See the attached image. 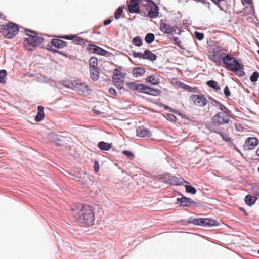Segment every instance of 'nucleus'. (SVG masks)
I'll use <instances>...</instances> for the list:
<instances>
[{"label":"nucleus","mask_w":259,"mask_h":259,"mask_svg":"<svg viewBox=\"0 0 259 259\" xmlns=\"http://www.w3.org/2000/svg\"><path fill=\"white\" fill-rule=\"evenodd\" d=\"M224 93L226 96V97L228 98L230 96V91L229 87L228 86H226L224 90Z\"/></svg>","instance_id":"47"},{"label":"nucleus","mask_w":259,"mask_h":259,"mask_svg":"<svg viewBox=\"0 0 259 259\" xmlns=\"http://www.w3.org/2000/svg\"><path fill=\"white\" fill-rule=\"evenodd\" d=\"M112 19H111V18H108V19L104 21L103 22V24L104 25H107L109 24H110L112 21Z\"/></svg>","instance_id":"54"},{"label":"nucleus","mask_w":259,"mask_h":259,"mask_svg":"<svg viewBox=\"0 0 259 259\" xmlns=\"http://www.w3.org/2000/svg\"><path fill=\"white\" fill-rule=\"evenodd\" d=\"M165 109H169L170 111H171L172 112H173L175 114H177L178 112L177 110L172 109L170 108V107H169L168 106H165Z\"/></svg>","instance_id":"57"},{"label":"nucleus","mask_w":259,"mask_h":259,"mask_svg":"<svg viewBox=\"0 0 259 259\" xmlns=\"http://www.w3.org/2000/svg\"><path fill=\"white\" fill-rule=\"evenodd\" d=\"M26 34L28 36V38L25 39L24 44L25 46L30 45L32 47H35L38 45L41 44L44 39L39 36L36 35V32L35 31L26 29Z\"/></svg>","instance_id":"3"},{"label":"nucleus","mask_w":259,"mask_h":259,"mask_svg":"<svg viewBox=\"0 0 259 259\" xmlns=\"http://www.w3.org/2000/svg\"><path fill=\"white\" fill-rule=\"evenodd\" d=\"M124 8V6H119L118 8L115 11L114 16L116 19L117 20L120 18L123 13Z\"/></svg>","instance_id":"33"},{"label":"nucleus","mask_w":259,"mask_h":259,"mask_svg":"<svg viewBox=\"0 0 259 259\" xmlns=\"http://www.w3.org/2000/svg\"><path fill=\"white\" fill-rule=\"evenodd\" d=\"M195 37L199 40H202L204 38V34L197 31L195 32Z\"/></svg>","instance_id":"44"},{"label":"nucleus","mask_w":259,"mask_h":259,"mask_svg":"<svg viewBox=\"0 0 259 259\" xmlns=\"http://www.w3.org/2000/svg\"><path fill=\"white\" fill-rule=\"evenodd\" d=\"M89 69H93L95 68H99L98 66V63L97 58L95 57H91L89 60Z\"/></svg>","instance_id":"29"},{"label":"nucleus","mask_w":259,"mask_h":259,"mask_svg":"<svg viewBox=\"0 0 259 259\" xmlns=\"http://www.w3.org/2000/svg\"><path fill=\"white\" fill-rule=\"evenodd\" d=\"M214 4H215L218 7L220 8V3L222 0H211Z\"/></svg>","instance_id":"55"},{"label":"nucleus","mask_w":259,"mask_h":259,"mask_svg":"<svg viewBox=\"0 0 259 259\" xmlns=\"http://www.w3.org/2000/svg\"><path fill=\"white\" fill-rule=\"evenodd\" d=\"M62 87H65L67 88H71V87H72V84L69 83H67V82H63L62 84H59L58 86V88H59V89H62Z\"/></svg>","instance_id":"48"},{"label":"nucleus","mask_w":259,"mask_h":259,"mask_svg":"<svg viewBox=\"0 0 259 259\" xmlns=\"http://www.w3.org/2000/svg\"><path fill=\"white\" fill-rule=\"evenodd\" d=\"M75 88L76 90L80 94H87L89 93L88 87L84 83H76Z\"/></svg>","instance_id":"19"},{"label":"nucleus","mask_w":259,"mask_h":259,"mask_svg":"<svg viewBox=\"0 0 259 259\" xmlns=\"http://www.w3.org/2000/svg\"><path fill=\"white\" fill-rule=\"evenodd\" d=\"M137 135L140 137L148 138L151 136V133L150 131L144 127H140L137 129Z\"/></svg>","instance_id":"15"},{"label":"nucleus","mask_w":259,"mask_h":259,"mask_svg":"<svg viewBox=\"0 0 259 259\" xmlns=\"http://www.w3.org/2000/svg\"><path fill=\"white\" fill-rule=\"evenodd\" d=\"M51 44L56 48H63L66 46V42L60 39H53Z\"/></svg>","instance_id":"24"},{"label":"nucleus","mask_w":259,"mask_h":259,"mask_svg":"<svg viewBox=\"0 0 259 259\" xmlns=\"http://www.w3.org/2000/svg\"><path fill=\"white\" fill-rule=\"evenodd\" d=\"M73 41L80 45H84L87 42L84 39L76 35H75Z\"/></svg>","instance_id":"36"},{"label":"nucleus","mask_w":259,"mask_h":259,"mask_svg":"<svg viewBox=\"0 0 259 259\" xmlns=\"http://www.w3.org/2000/svg\"><path fill=\"white\" fill-rule=\"evenodd\" d=\"M152 3L153 5L151 7L148 15L150 18H155L158 16L159 14L158 7L153 2Z\"/></svg>","instance_id":"17"},{"label":"nucleus","mask_w":259,"mask_h":259,"mask_svg":"<svg viewBox=\"0 0 259 259\" xmlns=\"http://www.w3.org/2000/svg\"><path fill=\"white\" fill-rule=\"evenodd\" d=\"M112 79L115 85L119 89H121L123 85L124 76L116 69L114 70Z\"/></svg>","instance_id":"7"},{"label":"nucleus","mask_w":259,"mask_h":259,"mask_svg":"<svg viewBox=\"0 0 259 259\" xmlns=\"http://www.w3.org/2000/svg\"><path fill=\"white\" fill-rule=\"evenodd\" d=\"M193 203L194 201H192L191 199L184 197L183 196H182L181 198H177V203L183 206H190Z\"/></svg>","instance_id":"18"},{"label":"nucleus","mask_w":259,"mask_h":259,"mask_svg":"<svg viewBox=\"0 0 259 259\" xmlns=\"http://www.w3.org/2000/svg\"><path fill=\"white\" fill-rule=\"evenodd\" d=\"M159 29L160 31L166 34L172 33L176 31V29L174 27L171 26L169 24L163 22L161 20L160 23Z\"/></svg>","instance_id":"11"},{"label":"nucleus","mask_w":259,"mask_h":259,"mask_svg":"<svg viewBox=\"0 0 259 259\" xmlns=\"http://www.w3.org/2000/svg\"><path fill=\"white\" fill-rule=\"evenodd\" d=\"M98 146L99 148L102 150L108 151L111 148L110 144H109L108 143L105 142L104 141L100 142L98 143Z\"/></svg>","instance_id":"30"},{"label":"nucleus","mask_w":259,"mask_h":259,"mask_svg":"<svg viewBox=\"0 0 259 259\" xmlns=\"http://www.w3.org/2000/svg\"><path fill=\"white\" fill-rule=\"evenodd\" d=\"M18 31V26L13 22H9L7 24L4 25L3 35L5 37L11 39L15 36Z\"/></svg>","instance_id":"4"},{"label":"nucleus","mask_w":259,"mask_h":259,"mask_svg":"<svg viewBox=\"0 0 259 259\" xmlns=\"http://www.w3.org/2000/svg\"><path fill=\"white\" fill-rule=\"evenodd\" d=\"M230 114V111L228 109V112L226 110L222 111L213 116L212 118V121L215 124L223 125L228 123L229 121V115Z\"/></svg>","instance_id":"5"},{"label":"nucleus","mask_w":259,"mask_h":259,"mask_svg":"<svg viewBox=\"0 0 259 259\" xmlns=\"http://www.w3.org/2000/svg\"><path fill=\"white\" fill-rule=\"evenodd\" d=\"M169 39L170 40H173L175 44L177 45L179 47L182 48V47L181 46V41L179 40V38L177 37H170Z\"/></svg>","instance_id":"42"},{"label":"nucleus","mask_w":259,"mask_h":259,"mask_svg":"<svg viewBox=\"0 0 259 259\" xmlns=\"http://www.w3.org/2000/svg\"><path fill=\"white\" fill-rule=\"evenodd\" d=\"M202 226L209 227L217 225V221L210 218H202Z\"/></svg>","instance_id":"21"},{"label":"nucleus","mask_w":259,"mask_h":259,"mask_svg":"<svg viewBox=\"0 0 259 259\" xmlns=\"http://www.w3.org/2000/svg\"><path fill=\"white\" fill-rule=\"evenodd\" d=\"M94 168L95 171L96 172H98V171L99 170V165L98 162L97 161H94Z\"/></svg>","instance_id":"50"},{"label":"nucleus","mask_w":259,"mask_h":259,"mask_svg":"<svg viewBox=\"0 0 259 259\" xmlns=\"http://www.w3.org/2000/svg\"><path fill=\"white\" fill-rule=\"evenodd\" d=\"M122 153L126 155L128 158H133L134 157V155L133 153L128 150H124L122 151Z\"/></svg>","instance_id":"46"},{"label":"nucleus","mask_w":259,"mask_h":259,"mask_svg":"<svg viewBox=\"0 0 259 259\" xmlns=\"http://www.w3.org/2000/svg\"><path fill=\"white\" fill-rule=\"evenodd\" d=\"M186 192L188 193H191L192 194H195L196 193V189L189 185H185Z\"/></svg>","instance_id":"35"},{"label":"nucleus","mask_w":259,"mask_h":259,"mask_svg":"<svg viewBox=\"0 0 259 259\" xmlns=\"http://www.w3.org/2000/svg\"><path fill=\"white\" fill-rule=\"evenodd\" d=\"M218 134L221 136L222 139L224 141L227 142H230L231 141V138H229L226 133L223 132L222 129L221 130V132H220Z\"/></svg>","instance_id":"37"},{"label":"nucleus","mask_w":259,"mask_h":259,"mask_svg":"<svg viewBox=\"0 0 259 259\" xmlns=\"http://www.w3.org/2000/svg\"><path fill=\"white\" fill-rule=\"evenodd\" d=\"M55 143L57 145H61L63 144V142L59 139H57L56 141H55Z\"/></svg>","instance_id":"58"},{"label":"nucleus","mask_w":259,"mask_h":259,"mask_svg":"<svg viewBox=\"0 0 259 259\" xmlns=\"http://www.w3.org/2000/svg\"><path fill=\"white\" fill-rule=\"evenodd\" d=\"M74 179L77 181H79L81 179V177L75 176Z\"/></svg>","instance_id":"61"},{"label":"nucleus","mask_w":259,"mask_h":259,"mask_svg":"<svg viewBox=\"0 0 259 259\" xmlns=\"http://www.w3.org/2000/svg\"><path fill=\"white\" fill-rule=\"evenodd\" d=\"M74 36H75V35H65V36L62 37V38H64L65 39H67V40H73Z\"/></svg>","instance_id":"52"},{"label":"nucleus","mask_w":259,"mask_h":259,"mask_svg":"<svg viewBox=\"0 0 259 259\" xmlns=\"http://www.w3.org/2000/svg\"><path fill=\"white\" fill-rule=\"evenodd\" d=\"M132 42L135 44V45L138 47H140L142 45V41L141 38L139 36L134 37L132 40Z\"/></svg>","instance_id":"39"},{"label":"nucleus","mask_w":259,"mask_h":259,"mask_svg":"<svg viewBox=\"0 0 259 259\" xmlns=\"http://www.w3.org/2000/svg\"><path fill=\"white\" fill-rule=\"evenodd\" d=\"M209 100L213 106L218 108L221 111L226 110V111L228 112V109L220 102L212 98H210Z\"/></svg>","instance_id":"22"},{"label":"nucleus","mask_w":259,"mask_h":259,"mask_svg":"<svg viewBox=\"0 0 259 259\" xmlns=\"http://www.w3.org/2000/svg\"><path fill=\"white\" fill-rule=\"evenodd\" d=\"M223 63L228 70L235 73L239 71V73L237 74L238 76H242L245 74V72L243 71L244 69L243 64L240 63L235 58L231 55L228 54L224 57Z\"/></svg>","instance_id":"2"},{"label":"nucleus","mask_w":259,"mask_h":259,"mask_svg":"<svg viewBox=\"0 0 259 259\" xmlns=\"http://www.w3.org/2000/svg\"><path fill=\"white\" fill-rule=\"evenodd\" d=\"M259 78V73L257 71H254L250 77V80L252 82H255Z\"/></svg>","instance_id":"38"},{"label":"nucleus","mask_w":259,"mask_h":259,"mask_svg":"<svg viewBox=\"0 0 259 259\" xmlns=\"http://www.w3.org/2000/svg\"><path fill=\"white\" fill-rule=\"evenodd\" d=\"M160 91L157 89L150 88L147 85H144L143 93L148 94L150 95L156 96L160 94Z\"/></svg>","instance_id":"14"},{"label":"nucleus","mask_w":259,"mask_h":259,"mask_svg":"<svg viewBox=\"0 0 259 259\" xmlns=\"http://www.w3.org/2000/svg\"><path fill=\"white\" fill-rule=\"evenodd\" d=\"M246 3L248 4L251 5V9L253 10H254V6L252 3V0H244Z\"/></svg>","instance_id":"56"},{"label":"nucleus","mask_w":259,"mask_h":259,"mask_svg":"<svg viewBox=\"0 0 259 259\" xmlns=\"http://www.w3.org/2000/svg\"><path fill=\"white\" fill-rule=\"evenodd\" d=\"M190 99L196 105L200 107L205 106L207 103V100L203 95H192Z\"/></svg>","instance_id":"6"},{"label":"nucleus","mask_w":259,"mask_h":259,"mask_svg":"<svg viewBox=\"0 0 259 259\" xmlns=\"http://www.w3.org/2000/svg\"><path fill=\"white\" fill-rule=\"evenodd\" d=\"M89 49L92 53H96L99 55L105 56L107 54V51L95 45H90Z\"/></svg>","instance_id":"16"},{"label":"nucleus","mask_w":259,"mask_h":259,"mask_svg":"<svg viewBox=\"0 0 259 259\" xmlns=\"http://www.w3.org/2000/svg\"><path fill=\"white\" fill-rule=\"evenodd\" d=\"M73 215L76 219L81 224L87 226H92L95 220V215L93 209L87 205H83L78 211L72 208Z\"/></svg>","instance_id":"1"},{"label":"nucleus","mask_w":259,"mask_h":259,"mask_svg":"<svg viewBox=\"0 0 259 259\" xmlns=\"http://www.w3.org/2000/svg\"><path fill=\"white\" fill-rule=\"evenodd\" d=\"M183 88L189 92L196 93L198 90L195 88L191 87L189 85L183 84Z\"/></svg>","instance_id":"43"},{"label":"nucleus","mask_w":259,"mask_h":259,"mask_svg":"<svg viewBox=\"0 0 259 259\" xmlns=\"http://www.w3.org/2000/svg\"><path fill=\"white\" fill-rule=\"evenodd\" d=\"M157 56L149 50H146L143 54V59H147L152 61L156 60Z\"/></svg>","instance_id":"20"},{"label":"nucleus","mask_w":259,"mask_h":259,"mask_svg":"<svg viewBox=\"0 0 259 259\" xmlns=\"http://www.w3.org/2000/svg\"><path fill=\"white\" fill-rule=\"evenodd\" d=\"M90 77L94 81L97 80L99 78V68L89 69Z\"/></svg>","instance_id":"25"},{"label":"nucleus","mask_w":259,"mask_h":259,"mask_svg":"<svg viewBox=\"0 0 259 259\" xmlns=\"http://www.w3.org/2000/svg\"><path fill=\"white\" fill-rule=\"evenodd\" d=\"M154 35L153 33H149L146 35L145 40L147 44H151L154 41Z\"/></svg>","instance_id":"34"},{"label":"nucleus","mask_w":259,"mask_h":259,"mask_svg":"<svg viewBox=\"0 0 259 259\" xmlns=\"http://www.w3.org/2000/svg\"><path fill=\"white\" fill-rule=\"evenodd\" d=\"M133 56H134V57L135 58H142L143 59V54L141 53H139V52H134L133 53Z\"/></svg>","instance_id":"49"},{"label":"nucleus","mask_w":259,"mask_h":259,"mask_svg":"<svg viewBox=\"0 0 259 259\" xmlns=\"http://www.w3.org/2000/svg\"><path fill=\"white\" fill-rule=\"evenodd\" d=\"M93 111L94 113H95V114H96L97 115H99L101 113V112L100 111L97 110H96V109H95L94 108L93 109Z\"/></svg>","instance_id":"59"},{"label":"nucleus","mask_w":259,"mask_h":259,"mask_svg":"<svg viewBox=\"0 0 259 259\" xmlns=\"http://www.w3.org/2000/svg\"><path fill=\"white\" fill-rule=\"evenodd\" d=\"M165 179V182L172 185H181L184 183H187V182L185 181L183 178L177 177L169 174L167 175Z\"/></svg>","instance_id":"8"},{"label":"nucleus","mask_w":259,"mask_h":259,"mask_svg":"<svg viewBox=\"0 0 259 259\" xmlns=\"http://www.w3.org/2000/svg\"><path fill=\"white\" fill-rule=\"evenodd\" d=\"M256 154L257 156H259V148H258L256 151Z\"/></svg>","instance_id":"62"},{"label":"nucleus","mask_w":259,"mask_h":259,"mask_svg":"<svg viewBox=\"0 0 259 259\" xmlns=\"http://www.w3.org/2000/svg\"><path fill=\"white\" fill-rule=\"evenodd\" d=\"M256 199V197L255 196H251L250 195H247L245 197V203L247 205L251 206L255 202Z\"/></svg>","instance_id":"31"},{"label":"nucleus","mask_w":259,"mask_h":259,"mask_svg":"<svg viewBox=\"0 0 259 259\" xmlns=\"http://www.w3.org/2000/svg\"><path fill=\"white\" fill-rule=\"evenodd\" d=\"M257 53L259 54V50L257 51Z\"/></svg>","instance_id":"63"},{"label":"nucleus","mask_w":259,"mask_h":259,"mask_svg":"<svg viewBox=\"0 0 259 259\" xmlns=\"http://www.w3.org/2000/svg\"><path fill=\"white\" fill-rule=\"evenodd\" d=\"M147 83H150L153 85H157L159 83V79L154 75H151L145 79Z\"/></svg>","instance_id":"27"},{"label":"nucleus","mask_w":259,"mask_h":259,"mask_svg":"<svg viewBox=\"0 0 259 259\" xmlns=\"http://www.w3.org/2000/svg\"><path fill=\"white\" fill-rule=\"evenodd\" d=\"M109 92L111 95L114 96H116L117 94V93L116 91V90L112 88L109 89Z\"/></svg>","instance_id":"53"},{"label":"nucleus","mask_w":259,"mask_h":259,"mask_svg":"<svg viewBox=\"0 0 259 259\" xmlns=\"http://www.w3.org/2000/svg\"><path fill=\"white\" fill-rule=\"evenodd\" d=\"M258 144V140L255 137H249L245 141L243 148L245 150L253 149Z\"/></svg>","instance_id":"9"},{"label":"nucleus","mask_w":259,"mask_h":259,"mask_svg":"<svg viewBox=\"0 0 259 259\" xmlns=\"http://www.w3.org/2000/svg\"><path fill=\"white\" fill-rule=\"evenodd\" d=\"M220 124H215L212 121V123L207 126V128L211 132L219 134L222 129L220 127Z\"/></svg>","instance_id":"26"},{"label":"nucleus","mask_w":259,"mask_h":259,"mask_svg":"<svg viewBox=\"0 0 259 259\" xmlns=\"http://www.w3.org/2000/svg\"><path fill=\"white\" fill-rule=\"evenodd\" d=\"M221 50L214 51L208 56L209 59L218 66L221 64L222 61L223 62L224 57L221 55Z\"/></svg>","instance_id":"10"},{"label":"nucleus","mask_w":259,"mask_h":259,"mask_svg":"<svg viewBox=\"0 0 259 259\" xmlns=\"http://www.w3.org/2000/svg\"><path fill=\"white\" fill-rule=\"evenodd\" d=\"M7 75V72L5 70H0V83H4L5 81V78Z\"/></svg>","instance_id":"40"},{"label":"nucleus","mask_w":259,"mask_h":259,"mask_svg":"<svg viewBox=\"0 0 259 259\" xmlns=\"http://www.w3.org/2000/svg\"><path fill=\"white\" fill-rule=\"evenodd\" d=\"M4 25H0V33L3 34Z\"/></svg>","instance_id":"60"},{"label":"nucleus","mask_w":259,"mask_h":259,"mask_svg":"<svg viewBox=\"0 0 259 259\" xmlns=\"http://www.w3.org/2000/svg\"><path fill=\"white\" fill-rule=\"evenodd\" d=\"M145 73V69L141 67H136L133 70V74L135 77L141 76Z\"/></svg>","instance_id":"28"},{"label":"nucleus","mask_w":259,"mask_h":259,"mask_svg":"<svg viewBox=\"0 0 259 259\" xmlns=\"http://www.w3.org/2000/svg\"><path fill=\"white\" fill-rule=\"evenodd\" d=\"M166 119L172 122L175 121L177 120L176 117L172 114H167Z\"/></svg>","instance_id":"45"},{"label":"nucleus","mask_w":259,"mask_h":259,"mask_svg":"<svg viewBox=\"0 0 259 259\" xmlns=\"http://www.w3.org/2000/svg\"><path fill=\"white\" fill-rule=\"evenodd\" d=\"M126 85L132 90L136 91L143 93L145 85L143 84L138 83L135 82H130L126 83Z\"/></svg>","instance_id":"13"},{"label":"nucleus","mask_w":259,"mask_h":259,"mask_svg":"<svg viewBox=\"0 0 259 259\" xmlns=\"http://www.w3.org/2000/svg\"><path fill=\"white\" fill-rule=\"evenodd\" d=\"M128 11L131 13H140V6L139 2H135L131 1L128 4Z\"/></svg>","instance_id":"12"},{"label":"nucleus","mask_w":259,"mask_h":259,"mask_svg":"<svg viewBox=\"0 0 259 259\" xmlns=\"http://www.w3.org/2000/svg\"><path fill=\"white\" fill-rule=\"evenodd\" d=\"M206 84L209 87L212 88L216 91H220L221 88L218 85V82L214 80H209L207 81Z\"/></svg>","instance_id":"32"},{"label":"nucleus","mask_w":259,"mask_h":259,"mask_svg":"<svg viewBox=\"0 0 259 259\" xmlns=\"http://www.w3.org/2000/svg\"><path fill=\"white\" fill-rule=\"evenodd\" d=\"M37 113L35 116V120L37 122H39L42 121L44 118V108L42 106H39L37 107Z\"/></svg>","instance_id":"23"},{"label":"nucleus","mask_w":259,"mask_h":259,"mask_svg":"<svg viewBox=\"0 0 259 259\" xmlns=\"http://www.w3.org/2000/svg\"><path fill=\"white\" fill-rule=\"evenodd\" d=\"M53 47H54V46H53L51 44L49 45H48V50H49L50 51H53L54 52H58V51L57 50L58 48H56L55 47V48L54 49Z\"/></svg>","instance_id":"51"},{"label":"nucleus","mask_w":259,"mask_h":259,"mask_svg":"<svg viewBox=\"0 0 259 259\" xmlns=\"http://www.w3.org/2000/svg\"><path fill=\"white\" fill-rule=\"evenodd\" d=\"M202 218L194 219L192 221L189 222V223H192L195 225L202 226Z\"/></svg>","instance_id":"41"},{"label":"nucleus","mask_w":259,"mask_h":259,"mask_svg":"<svg viewBox=\"0 0 259 259\" xmlns=\"http://www.w3.org/2000/svg\"><path fill=\"white\" fill-rule=\"evenodd\" d=\"M258 252V254H259V250H258V252Z\"/></svg>","instance_id":"64"}]
</instances>
